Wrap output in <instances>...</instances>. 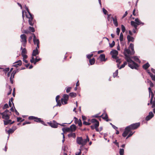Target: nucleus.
<instances>
[{
  "instance_id": "1",
  "label": "nucleus",
  "mask_w": 155,
  "mask_h": 155,
  "mask_svg": "<svg viewBox=\"0 0 155 155\" xmlns=\"http://www.w3.org/2000/svg\"><path fill=\"white\" fill-rule=\"evenodd\" d=\"M140 123H137L133 124L127 126L125 129L124 131L122 134V136L124 137H126L129 132L131 130H134L137 129L140 126Z\"/></svg>"
},
{
  "instance_id": "2",
  "label": "nucleus",
  "mask_w": 155,
  "mask_h": 155,
  "mask_svg": "<svg viewBox=\"0 0 155 155\" xmlns=\"http://www.w3.org/2000/svg\"><path fill=\"white\" fill-rule=\"evenodd\" d=\"M89 138L87 135L86 136V139H83L81 137H78L77 138V142L78 144L79 145H81V146L80 147V148H81V150L85 149L87 151V149L86 148L84 147L83 146L85 145L87 141H89Z\"/></svg>"
},
{
  "instance_id": "3",
  "label": "nucleus",
  "mask_w": 155,
  "mask_h": 155,
  "mask_svg": "<svg viewBox=\"0 0 155 155\" xmlns=\"http://www.w3.org/2000/svg\"><path fill=\"white\" fill-rule=\"evenodd\" d=\"M61 101L59 100L58 101H56L57 104L56 106H61V103L63 104H65L67 103L68 101V95L64 94L63 96V98L61 99Z\"/></svg>"
},
{
  "instance_id": "4",
  "label": "nucleus",
  "mask_w": 155,
  "mask_h": 155,
  "mask_svg": "<svg viewBox=\"0 0 155 155\" xmlns=\"http://www.w3.org/2000/svg\"><path fill=\"white\" fill-rule=\"evenodd\" d=\"M128 63V66L132 69H137L138 67V64L133 61L131 59V58H127L126 60Z\"/></svg>"
},
{
  "instance_id": "5",
  "label": "nucleus",
  "mask_w": 155,
  "mask_h": 155,
  "mask_svg": "<svg viewBox=\"0 0 155 155\" xmlns=\"http://www.w3.org/2000/svg\"><path fill=\"white\" fill-rule=\"evenodd\" d=\"M134 53H133V51H131L129 49L125 48L124 51V54L125 56V59L127 60V58H131L130 55H133Z\"/></svg>"
},
{
  "instance_id": "6",
  "label": "nucleus",
  "mask_w": 155,
  "mask_h": 155,
  "mask_svg": "<svg viewBox=\"0 0 155 155\" xmlns=\"http://www.w3.org/2000/svg\"><path fill=\"white\" fill-rule=\"evenodd\" d=\"M11 112L8 110H6L3 113H0V114L2 116V118L6 120H8L9 118V116Z\"/></svg>"
},
{
  "instance_id": "7",
  "label": "nucleus",
  "mask_w": 155,
  "mask_h": 155,
  "mask_svg": "<svg viewBox=\"0 0 155 155\" xmlns=\"http://www.w3.org/2000/svg\"><path fill=\"white\" fill-rule=\"evenodd\" d=\"M20 41L22 45L24 47L26 46L27 44V37L25 34L21 35L20 36Z\"/></svg>"
},
{
  "instance_id": "8",
  "label": "nucleus",
  "mask_w": 155,
  "mask_h": 155,
  "mask_svg": "<svg viewBox=\"0 0 155 155\" xmlns=\"http://www.w3.org/2000/svg\"><path fill=\"white\" fill-rule=\"evenodd\" d=\"M92 123H95V129L97 132L100 131L99 129H98V127L99 126V122L98 120L95 119H92L91 120Z\"/></svg>"
},
{
  "instance_id": "9",
  "label": "nucleus",
  "mask_w": 155,
  "mask_h": 155,
  "mask_svg": "<svg viewBox=\"0 0 155 155\" xmlns=\"http://www.w3.org/2000/svg\"><path fill=\"white\" fill-rule=\"evenodd\" d=\"M32 34L34 36L33 39L34 43L35 45H37V46L36 48H39L40 43L38 39L36 38L35 35L34 34Z\"/></svg>"
},
{
  "instance_id": "10",
  "label": "nucleus",
  "mask_w": 155,
  "mask_h": 155,
  "mask_svg": "<svg viewBox=\"0 0 155 155\" xmlns=\"http://www.w3.org/2000/svg\"><path fill=\"white\" fill-rule=\"evenodd\" d=\"M110 54L112 55V57L114 59H117V55L118 54V52L116 50H113L111 51Z\"/></svg>"
},
{
  "instance_id": "11",
  "label": "nucleus",
  "mask_w": 155,
  "mask_h": 155,
  "mask_svg": "<svg viewBox=\"0 0 155 155\" xmlns=\"http://www.w3.org/2000/svg\"><path fill=\"white\" fill-rule=\"evenodd\" d=\"M26 16L27 18L29 19L28 23L31 26H33L34 24V23L33 21V15H31L28 16L26 15Z\"/></svg>"
},
{
  "instance_id": "12",
  "label": "nucleus",
  "mask_w": 155,
  "mask_h": 155,
  "mask_svg": "<svg viewBox=\"0 0 155 155\" xmlns=\"http://www.w3.org/2000/svg\"><path fill=\"white\" fill-rule=\"evenodd\" d=\"M48 124L53 128H56L57 127L58 124L54 120L52 122H48Z\"/></svg>"
},
{
  "instance_id": "13",
  "label": "nucleus",
  "mask_w": 155,
  "mask_h": 155,
  "mask_svg": "<svg viewBox=\"0 0 155 155\" xmlns=\"http://www.w3.org/2000/svg\"><path fill=\"white\" fill-rule=\"evenodd\" d=\"M100 117H102V118L105 120L106 121H108L110 120L108 119V116L106 113L104 112L102 115L100 116Z\"/></svg>"
},
{
  "instance_id": "14",
  "label": "nucleus",
  "mask_w": 155,
  "mask_h": 155,
  "mask_svg": "<svg viewBox=\"0 0 155 155\" xmlns=\"http://www.w3.org/2000/svg\"><path fill=\"white\" fill-rule=\"evenodd\" d=\"M34 121L37 122L41 123L42 124L44 125H47L45 124V122L43 120H41L40 118H38L37 117H35Z\"/></svg>"
},
{
  "instance_id": "15",
  "label": "nucleus",
  "mask_w": 155,
  "mask_h": 155,
  "mask_svg": "<svg viewBox=\"0 0 155 155\" xmlns=\"http://www.w3.org/2000/svg\"><path fill=\"white\" fill-rule=\"evenodd\" d=\"M154 116V114L152 112L149 113V115L146 118V120L148 121L151 119Z\"/></svg>"
},
{
  "instance_id": "16",
  "label": "nucleus",
  "mask_w": 155,
  "mask_h": 155,
  "mask_svg": "<svg viewBox=\"0 0 155 155\" xmlns=\"http://www.w3.org/2000/svg\"><path fill=\"white\" fill-rule=\"evenodd\" d=\"M16 129V127H12L8 131L7 133L8 134V138H9V135L10 134H12L14 132V131Z\"/></svg>"
},
{
  "instance_id": "17",
  "label": "nucleus",
  "mask_w": 155,
  "mask_h": 155,
  "mask_svg": "<svg viewBox=\"0 0 155 155\" xmlns=\"http://www.w3.org/2000/svg\"><path fill=\"white\" fill-rule=\"evenodd\" d=\"M149 92V96H151V98L150 99V102L151 103L152 101H153V98L154 97V94L152 91L150 87H149L148 88Z\"/></svg>"
},
{
  "instance_id": "18",
  "label": "nucleus",
  "mask_w": 155,
  "mask_h": 155,
  "mask_svg": "<svg viewBox=\"0 0 155 155\" xmlns=\"http://www.w3.org/2000/svg\"><path fill=\"white\" fill-rule=\"evenodd\" d=\"M76 126L74 124H72L69 128L68 127V132L70 131H74L76 130Z\"/></svg>"
},
{
  "instance_id": "19",
  "label": "nucleus",
  "mask_w": 155,
  "mask_h": 155,
  "mask_svg": "<svg viewBox=\"0 0 155 155\" xmlns=\"http://www.w3.org/2000/svg\"><path fill=\"white\" fill-rule=\"evenodd\" d=\"M14 64H16L12 65L13 66L17 68L18 66H20L21 65L22 62L21 60H19L15 62Z\"/></svg>"
},
{
  "instance_id": "20",
  "label": "nucleus",
  "mask_w": 155,
  "mask_h": 155,
  "mask_svg": "<svg viewBox=\"0 0 155 155\" xmlns=\"http://www.w3.org/2000/svg\"><path fill=\"white\" fill-rule=\"evenodd\" d=\"M38 48H35V49H34L33 51L32 54V56H36L37 55L39 54V51L38 50Z\"/></svg>"
},
{
  "instance_id": "21",
  "label": "nucleus",
  "mask_w": 155,
  "mask_h": 155,
  "mask_svg": "<svg viewBox=\"0 0 155 155\" xmlns=\"http://www.w3.org/2000/svg\"><path fill=\"white\" fill-rule=\"evenodd\" d=\"M75 122L76 124H77L78 125L81 127L82 125V123L81 120L80 119L78 120L77 118L74 117Z\"/></svg>"
},
{
  "instance_id": "22",
  "label": "nucleus",
  "mask_w": 155,
  "mask_h": 155,
  "mask_svg": "<svg viewBox=\"0 0 155 155\" xmlns=\"http://www.w3.org/2000/svg\"><path fill=\"white\" fill-rule=\"evenodd\" d=\"M111 18H112L113 20V23L114 25L116 27H117L118 25V24L117 21V18L116 16H115L114 17H112Z\"/></svg>"
},
{
  "instance_id": "23",
  "label": "nucleus",
  "mask_w": 155,
  "mask_h": 155,
  "mask_svg": "<svg viewBox=\"0 0 155 155\" xmlns=\"http://www.w3.org/2000/svg\"><path fill=\"white\" fill-rule=\"evenodd\" d=\"M135 21L136 22L137 25H143L144 23L141 22L138 18H136L135 20Z\"/></svg>"
},
{
  "instance_id": "24",
  "label": "nucleus",
  "mask_w": 155,
  "mask_h": 155,
  "mask_svg": "<svg viewBox=\"0 0 155 155\" xmlns=\"http://www.w3.org/2000/svg\"><path fill=\"white\" fill-rule=\"evenodd\" d=\"M99 58L101 61H106V60L105 59V55L104 54H101Z\"/></svg>"
},
{
  "instance_id": "25",
  "label": "nucleus",
  "mask_w": 155,
  "mask_h": 155,
  "mask_svg": "<svg viewBox=\"0 0 155 155\" xmlns=\"http://www.w3.org/2000/svg\"><path fill=\"white\" fill-rule=\"evenodd\" d=\"M127 40L128 42L134 41V38L130 36L129 35H128L127 37Z\"/></svg>"
},
{
  "instance_id": "26",
  "label": "nucleus",
  "mask_w": 155,
  "mask_h": 155,
  "mask_svg": "<svg viewBox=\"0 0 155 155\" xmlns=\"http://www.w3.org/2000/svg\"><path fill=\"white\" fill-rule=\"evenodd\" d=\"M71 137H72L75 139L76 137L75 134L72 132L68 133V138Z\"/></svg>"
},
{
  "instance_id": "27",
  "label": "nucleus",
  "mask_w": 155,
  "mask_h": 155,
  "mask_svg": "<svg viewBox=\"0 0 155 155\" xmlns=\"http://www.w3.org/2000/svg\"><path fill=\"white\" fill-rule=\"evenodd\" d=\"M131 25L132 26H134L135 29H137V25L136 22H135L134 21H131Z\"/></svg>"
},
{
  "instance_id": "28",
  "label": "nucleus",
  "mask_w": 155,
  "mask_h": 155,
  "mask_svg": "<svg viewBox=\"0 0 155 155\" xmlns=\"http://www.w3.org/2000/svg\"><path fill=\"white\" fill-rule=\"evenodd\" d=\"M21 50H22L21 53V54H26L27 51L25 48H23L21 46Z\"/></svg>"
},
{
  "instance_id": "29",
  "label": "nucleus",
  "mask_w": 155,
  "mask_h": 155,
  "mask_svg": "<svg viewBox=\"0 0 155 155\" xmlns=\"http://www.w3.org/2000/svg\"><path fill=\"white\" fill-rule=\"evenodd\" d=\"M147 72L149 74V75L150 76V77H151L152 79L153 80H155V78L154 77H153V74H152L151 72H150L149 71V70H147Z\"/></svg>"
},
{
  "instance_id": "30",
  "label": "nucleus",
  "mask_w": 155,
  "mask_h": 155,
  "mask_svg": "<svg viewBox=\"0 0 155 155\" xmlns=\"http://www.w3.org/2000/svg\"><path fill=\"white\" fill-rule=\"evenodd\" d=\"M62 130L63 132V133H61V134L63 135H64V133L68 132V127H64L62 129Z\"/></svg>"
},
{
  "instance_id": "31",
  "label": "nucleus",
  "mask_w": 155,
  "mask_h": 155,
  "mask_svg": "<svg viewBox=\"0 0 155 155\" xmlns=\"http://www.w3.org/2000/svg\"><path fill=\"white\" fill-rule=\"evenodd\" d=\"M150 66V64L148 63H147L143 66V68L145 69H147Z\"/></svg>"
},
{
  "instance_id": "32",
  "label": "nucleus",
  "mask_w": 155,
  "mask_h": 155,
  "mask_svg": "<svg viewBox=\"0 0 155 155\" xmlns=\"http://www.w3.org/2000/svg\"><path fill=\"white\" fill-rule=\"evenodd\" d=\"M69 95L71 97H74L76 96L77 94L75 93L71 92L69 93Z\"/></svg>"
},
{
  "instance_id": "33",
  "label": "nucleus",
  "mask_w": 155,
  "mask_h": 155,
  "mask_svg": "<svg viewBox=\"0 0 155 155\" xmlns=\"http://www.w3.org/2000/svg\"><path fill=\"white\" fill-rule=\"evenodd\" d=\"M129 48H130L132 51H133V53H135V51L134 50V45L132 43L130 44Z\"/></svg>"
},
{
  "instance_id": "34",
  "label": "nucleus",
  "mask_w": 155,
  "mask_h": 155,
  "mask_svg": "<svg viewBox=\"0 0 155 155\" xmlns=\"http://www.w3.org/2000/svg\"><path fill=\"white\" fill-rule=\"evenodd\" d=\"M131 58H133L134 60L135 61H136L137 62H139V63H140V62L139 59V58L137 56H134L133 57H131Z\"/></svg>"
},
{
  "instance_id": "35",
  "label": "nucleus",
  "mask_w": 155,
  "mask_h": 155,
  "mask_svg": "<svg viewBox=\"0 0 155 155\" xmlns=\"http://www.w3.org/2000/svg\"><path fill=\"white\" fill-rule=\"evenodd\" d=\"M95 62V60L94 58H93L89 60V62L91 65H93L94 64Z\"/></svg>"
},
{
  "instance_id": "36",
  "label": "nucleus",
  "mask_w": 155,
  "mask_h": 155,
  "mask_svg": "<svg viewBox=\"0 0 155 155\" xmlns=\"http://www.w3.org/2000/svg\"><path fill=\"white\" fill-rule=\"evenodd\" d=\"M14 76L13 75H11L10 78V81L12 84H13V79L14 78Z\"/></svg>"
},
{
  "instance_id": "37",
  "label": "nucleus",
  "mask_w": 155,
  "mask_h": 155,
  "mask_svg": "<svg viewBox=\"0 0 155 155\" xmlns=\"http://www.w3.org/2000/svg\"><path fill=\"white\" fill-rule=\"evenodd\" d=\"M123 33L121 32L120 33V41H123Z\"/></svg>"
},
{
  "instance_id": "38",
  "label": "nucleus",
  "mask_w": 155,
  "mask_h": 155,
  "mask_svg": "<svg viewBox=\"0 0 155 155\" xmlns=\"http://www.w3.org/2000/svg\"><path fill=\"white\" fill-rule=\"evenodd\" d=\"M124 153V150L123 149H120L119 153L120 155H123Z\"/></svg>"
},
{
  "instance_id": "39",
  "label": "nucleus",
  "mask_w": 155,
  "mask_h": 155,
  "mask_svg": "<svg viewBox=\"0 0 155 155\" xmlns=\"http://www.w3.org/2000/svg\"><path fill=\"white\" fill-rule=\"evenodd\" d=\"M127 64V62H124V63L123 64H122L120 68H119V69H120L122 68H124L125 66Z\"/></svg>"
},
{
  "instance_id": "40",
  "label": "nucleus",
  "mask_w": 155,
  "mask_h": 155,
  "mask_svg": "<svg viewBox=\"0 0 155 155\" xmlns=\"http://www.w3.org/2000/svg\"><path fill=\"white\" fill-rule=\"evenodd\" d=\"M3 69V71H4L5 73H6L9 70V68H7L5 69L2 68Z\"/></svg>"
},
{
  "instance_id": "41",
  "label": "nucleus",
  "mask_w": 155,
  "mask_h": 155,
  "mask_svg": "<svg viewBox=\"0 0 155 155\" xmlns=\"http://www.w3.org/2000/svg\"><path fill=\"white\" fill-rule=\"evenodd\" d=\"M121 30L123 33L125 31V28L124 26L122 25H121Z\"/></svg>"
},
{
  "instance_id": "42",
  "label": "nucleus",
  "mask_w": 155,
  "mask_h": 155,
  "mask_svg": "<svg viewBox=\"0 0 155 155\" xmlns=\"http://www.w3.org/2000/svg\"><path fill=\"white\" fill-rule=\"evenodd\" d=\"M118 70H117L115 72L113 73V77L114 78L116 77L118 74Z\"/></svg>"
},
{
  "instance_id": "43",
  "label": "nucleus",
  "mask_w": 155,
  "mask_h": 155,
  "mask_svg": "<svg viewBox=\"0 0 155 155\" xmlns=\"http://www.w3.org/2000/svg\"><path fill=\"white\" fill-rule=\"evenodd\" d=\"M41 60V59L40 58H36L35 59L34 62V64H36V63L37 62Z\"/></svg>"
},
{
  "instance_id": "44",
  "label": "nucleus",
  "mask_w": 155,
  "mask_h": 155,
  "mask_svg": "<svg viewBox=\"0 0 155 155\" xmlns=\"http://www.w3.org/2000/svg\"><path fill=\"white\" fill-rule=\"evenodd\" d=\"M29 29L30 31L33 32H34L35 31V29L33 27H29Z\"/></svg>"
},
{
  "instance_id": "45",
  "label": "nucleus",
  "mask_w": 155,
  "mask_h": 155,
  "mask_svg": "<svg viewBox=\"0 0 155 155\" xmlns=\"http://www.w3.org/2000/svg\"><path fill=\"white\" fill-rule=\"evenodd\" d=\"M130 132V134L128 135L127 137H126V139H127L128 137H131L132 135L134 133H133L132 131H130L129 133Z\"/></svg>"
},
{
  "instance_id": "46",
  "label": "nucleus",
  "mask_w": 155,
  "mask_h": 155,
  "mask_svg": "<svg viewBox=\"0 0 155 155\" xmlns=\"http://www.w3.org/2000/svg\"><path fill=\"white\" fill-rule=\"evenodd\" d=\"M120 31V29L119 28H117L116 29V33L118 35H119Z\"/></svg>"
},
{
  "instance_id": "47",
  "label": "nucleus",
  "mask_w": 155,
  "mask_h": 155,
  "mask_svg": "<svg viewBox=\"0 0 155 155\" xmlns=\"http://www.w3.org/2000/svg\"><path fill=\"white\" fill-rule=\"evenodd\" d=\"M115 44V42L114 41H113L111 44H110V48L113 47L114 45Z\"/></svg>"
},
{
  "instance_id": "48",
  "label": "nucleus",
  "mask_w": 155,
  "mask_h": 155,
  "mask_svg": "<svg viewBox=\"0 0 155 155\" xmlns=\"http://www.w3.org/2000/svg\"><path fill=\"white\" fill-rule=\"evenodd\" d=\"M150 103L151 104H152V106H151L152 107V108L155 107V102L154 101L153 102V101H152L151 103L150 101Z\"/></svg>"
},
{
  "instance_id": "49",
  "label": "nucleus",
  "mask_w": 155,
  "mask_h": 155,
  "mask_svg": "<svg viewBox=\"0 0 155 155\" xmlns=\"http://www.w3.org/2000/svg\"><path fill=\"white\" fill-rule=\"evenodd\" d=\"M25 8L29 15V16L32 15L29 11L28 8L26 6L25 7Z\"/></svg>"
},
{
  "instance_id": "50",
  "label": "nucleus",
  "mask_w": 155,
  "mask_h": 155,
  "mask_svg": "<svg viewBox=\"0 0 155 155\" xmlns=\"http://www.w3.org/2000/svg\"><path fill=\"white\" fill-rule=\"evenodd\" d=\"M93 56V54H89L88 55H87V58L89 59H90Z\"/></svg>"
},
{
  "instance_id": "51",
  "label": "nucleus",
  "mask_w": 155,
  "mask_h": 155,
  "mask_svg": "<svg viewBox=\"0 0 155 155\" xmlns=\"http://www.w3.org/2000/svg\"><path fill=\"white\" fill-rule=\"evenodd\" d=\"M33 56H32L31 59L30 60V61L31 63H34L35 59Z\"/></svg>"
},
{
  "instance_id": "52",
  "label": "nucleus",
  "mask_w": 155,
  "mask_h": 155,
  "mask_svg": "<svg viewBox=\"0 0 155 155\" xmlns=\"http://www.w3.org/2000/svg\"><path fill=\"white\" fill-rule=\"evenodd\" d=\"M3 121L4 122V124L5 125H7L9 124L8 120H4Z\"/></svg>"
},
{
  "instance_id": "53",
  "label": "nucleus",
  "mask_w": 155,
  "mask_h": 155,
  "mask_svg": "<svg viewBox=\"0 0 155 155\" xmlns=\"http://www.w3.org/2000/svg\"><path fill=\"white\" fill-rule=\"evenodd\" d=\"M17 72V71H15V70H14L13 71L12 73H11V75H13L14 76H15V74H16V72Z\"/></svg>"
},
{
  "instance_id": "54",
  "label": "nucleus",
  "mask_w": 155,
  "mask_h": 155,
  "mask_svg": "<svg viewBox=\"0 0 155 155\" xmlns=\"http://www.w3.org/2000/svg\"><path fill=\"white\" fill-rule=\"evenodd\" d=\"M35 117L31 116L29 117L28 118L29 120H35Z\"/></svg>"
},
{
  "instance_id": "55",
  "label": "nucleus",
  "mask_w": 155,
  "mask_h": 155,
  "mask_svg": "<svg viewBox=\"0 0 155 155\" xmlns=\"http://www.w3.org/2000/svg\"><path fill=\"white\" fill-rule=\"evenodd\" d=\"M8 104H5L4 105L3 108V109H6V108H8Z\"/></svg>"
},
{
  "instance_id": "56",
  "label": "nucleus",
  "mask_w": 155,
  "mask_h": 155,
  "mask_svg": "<svg viewBox=\"0 0 155 155\" xmlns=\"http://www.w3.org/2000/svg\"><path fill=\"white\" fill-rule=\"evenodd\" d=\"M83 124H84L87 125H89L91 124L90 123L85 121H84L83 122Z\"/></svg>"
},
{
  "instance_id": "57",
  "label": "nucleus",
  "mask_w": 155,
  "mask_h": 155,
  "mask_svg": "<svg viewBox=\"0 0 155 155\" xmlns=\"http://www.w3.org/2000/svg\"><path fill=\"white\" fill-rule=\"evenodd\" d=\"M81 148L79 149V152H77L75 153V155H80L81 153V151L82 150H81Z\"/></svg>"
},
{
  "instance_id": "58",
  "label": "nucleus",
  "mask_w": 155,
  "mask_h": 155,
  "mask_svg": "<svg viewBox=\"0 0 155 155\" xmlns=\"http://www.w3.org/2000/svg\"><path fill=\"white\" fill-rule=\"evenodd\" d=\"M21 55L23 57V59H26L27 58V56L26 54H22Z\"/></svg>"
},
{
  "instance_id": "59",
  "label": "nucleus",
  "mask_w": 155,
  "mask_h": 155,
  "mask_svg": "<svg viewBox=\"0 0 155 155\" xmlns=\"http://www.w3.org/2000/svg\"><path fill=\"white\" fill-rule=\"evenodd\" d=\"M116 59V62L117 63H118L119 64L121 62L120 60V59H118V57H117V59Z\"/></svg>"
},
{
  "instance_id": "60",
  "label": "nucleus",
  "mask_w": 155,
  "mask_h": 155,
  "mask_svg": "<svg viewBox=\"0 0 155 155\" xmlns=\"http://www.w3.org/2000/svg\"><path fill=\"white\" fill-rule=\"evenodd\" d=\"M117 140H115V141L114 142H113V143H114L115 144L116 146L118 147H119V143H118L117 142Z\"/></svg>"
},
{
  "instance_id": "61",
  "label": "nucleus",
  "mask_w": 155,
  "mask_h": 155,
  "mask_svg": "<svg viewBox=\"0 0 155 155\" xmlns=\"http://www.w3.org/2000/svg\"><path fill=\"white\" fill-rule=\"evenodd\" d=\"M9 90H10V91L8 93V94H7L8 95H10L11 94V92H12V89L11 88V86H9Z\"/></svg>"
},
{
  "instance_id": "62",
  "label": "nucleus",
  "mask_w": 155,
  "mask_h": 155,
  "mask_svg": "<svg viewBox=\"0 0 155 155\" xmlns=\"http://www.w3.org/2000/svg\"><path fill=\"white\" fill-rule=\"evenodd\" d=\"M103 12L105 14V15H106V14H107V10H106L104 8H103Z\"/></svg>"
},
{
  "instance_id": "63",
  "label": "nucleus",
  "mask_w": 155,
  "mask_h": 155,
  "mask_svg": "<svg viewBox=\"0 0 155 155\" xmlns=\"http://www.w3.org/2000/svg\"><path fill=\"white\" fill-rule=\"evenodd\" d=\"M99 113L98 114H95V115L93 116H92V117H96V118H97V117H100V116H99Z\"/></svg>"
},
{
  "instance_id": "64",
  "label": "nucleus",
  "mask_w": 155,
  "mask_h": 155,
  "mask_svg": "<svg viewBox=\"0 0 155 155\" xmlns=\"http://www.w3.org/2000/svg\"><path fill=\"white\" fill-rule=\"evenodd\" d=\"M149 82H150V87H153L154 86L153 83L151 81H149Z\"/></svg>"
}]
</instances>
